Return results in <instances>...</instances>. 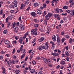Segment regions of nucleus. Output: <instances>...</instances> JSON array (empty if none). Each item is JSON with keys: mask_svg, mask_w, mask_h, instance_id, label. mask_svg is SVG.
<instances>
[{"mask_svg": "<svg viewBox=\"0 0 74 74\" xmlns=\"http://www.w3.org/2000/svg\"><path fill=\"white\" fill-rule=\"evenodd\" d=\"M34 21L35 23H38L40 22V21L38 20L37 19H35Z\"/></svg>", "mask_w": 74, "mask_h": 74, "instance_id": "obj_24", "label": "nucleus"}, {"mask_svg": "<svg viewBox=\"0 0 74 74\" xmlns=\"http://www.w3.org/2000/svg\"><path fill=\"white\" fill-rule=\"evenodd\" d=\"M23 41V40H22V39L21 38L19 40V42L20 44H22Z\"/></svg>", "mask_w": 74, "mask_h": 74, "instance_id": "obj_22", "label": "nucleus"}, {"mask_svg": "<svg viewBox=\"0 0 74 74\" xmlns=\"http://www.w3.org/2000/svg\"><path fill=\"white\" fill-rule=\"evenodd\" d=\"M73 13H71L70 15L71 16H73V15H74V11H73Z\"/></svg>", "mask_w": 74, "mask_h": 74, "instance_id": "obj_41", "label": "nucleus"}, {"mask_svg": "<svg viewBox=\"0 0 74 74\" xmlns=\"http://www.w3.org/2000/svg\"><path fill=\"white\" fill-rule=\"evenodd\" d=\"M52 38L53 41H56V37L55 36H52Z\"/></svg>", "mask_w": 74, "mask_h": 74, "instance_id": "obj_10", "label": "nucleus"}, {"mask_svg": "<svg viewBox=\"0 0 74 74\" xmlns=\"http://www.w3.org/2000/svg\"><path fill=\"white\" fill-rule=\"evenodd\" d=\"M27 71L26 70H24L23 71V73L24 74H26L27 73Z\"/></svg>", "mask_w": 74, "mask_h": 74, "instance_id": "obj_42", "label": "nucleus"}, {"mask_svg": "<svg viewBox=\"0 0 74 74\" xmlns=\"http://www.w3.org/2000/svg\"><path fill=\"white\" fill-rule=\"evenodd\" d=\"M69 13H70V12H73V10L71 9H70L69 10Z\"/></svg>", "mask_w": 74, "mask_h": 74, "instance_id": "obj_54", "label": "nucleus"}, {"mask_svg": "<svg viewBox=\"0 0 74 74\" xmlns=\"http://www.w3.org/2000/svg\"><path fill=\"white\" fill-rule=\"evenodd\" d=\"M19 72H20V71H19V70H16V73H19Z\"/></svg>", "mask_w": 74, "mask_h": 74, "instance_id": "obj_58", "label": "nucleus"}, {"mask_svg": "<svg viewBox=\"0 0 74 74\" xmlns=\"http://www.w3.org/2000/svg\"><path fill=\"white\" fill-rule=\"evenodd\" d=\"M30 6H29L28 8L27 9L26 11H29V10H30Z\"/></svg>", "mask_w": 74, "mask_h": 74, "instance_id": "obj_62", "label": "nucleus"}, {"mask_svg": "<svg viewBox=\"0 0 74 74\" xmlns=\"http://www.w3.org/2000/svg\"><path fill=\"white\" fill-rule=\"evenodd\" d=\"M44 62L45 63L47 64L48 63L49 60V59H47L46 58H43Z\"/></svg>", "mask_w": 74, "mask_h": 74, "instance_id": "obj_4", "label": "nucleus"}, {"mask_svg": "<svg viewBox=\"0 0 74 74\" xmlns=\"http://www.w3.org/2000/svg\"><path fill=\"white\" fill-rule=\"evenodd\" d=\"M3 56H0V60H2V59H3Z\"/></svg>", "mask_w": 74, "mask_h": 74, "instance_id": "obj_53", "label": "nucleus"}, {"mask_svg": "<svg viewBox=\"0 0 74 74\" xmlns=\"http://www.w3.org/2000/svg\"><path fill=\"white\" fill-rule=\"evenodd\" d=\"M3 3V2L2 1H0V8H1V6Z\"/></svg>", "mask_w": 74, "mask_h": 74, "instance_id": "obj_29", "label": "nucleus"}, {"mask_svg": "<svg viewBox=\"0 0 74 74\" xmlns=\"http://www.w3.org/2000/svg\"><path fill=\"white\" fill-rule=\"evenodd\" d=\"M57 42L58 44H59L60 42V37L59 36V35H57Z\"/></svg>", "mask_w": 74, "mask_h": 74, "instance_id": "obj_3", "label": "nucleus"}, {"mask_svg": "<svg viewBox=\"0 0 74 74\" xmlns=\"http://www.w3.org/2000/svg\"><path fill=\"white\" fill-rule=\"evenodd\" d=\"M65 48L66 50H68V49H69V47L67 46H66Z\"/></svg>", "mask_w": 74, "mask_h": 74, "instance_id": "obj_59", "label": "nucleus"}, {"mask_svg": "<svg viewBox=\"0 0 74 74\" xmlns=\"http://www.w3.org/2000/svg\"><path fill=\"white\" fill-rule=\"evenodd\" d=\"M10 12H11V13H15V10H11L10 11Z\"/></svg>", "mask_w": 74, "mask_h": 74, "instance_id": "obj_37", "label": "nucleus"}, {"mask_svg": "<svg viewBox=\"0 0 74 74\" xmlns=\"http://www.w3.org/2000/svg\"><path fill=\"white\" fill-rule=\"evenodd\" d=\"M29 71L31 73H35V70L34 69H30Z\"/></svg>", "mask_w": 74, "mask_h": 74, "instance_id": "obj_12", "label": "nucleus"}, {"mask_svg": "<svg viewBox=\"0 0 74 74\" xmlns=\"http://www.w3.org/2000/svg\"><path fill=\"white\" fill-rule=\"evenodd\" d=\"M46 4H45V3L43 5V8H46Z\"/></svg>", "mask_w": 74, "mask_h": 74, "instance_id": "obj_39", "label": "nucleus"}, {"mask_svg": "<svg viewBox=\"0 0 74 74\" xmlns=\"http://www.w3.org/2000/svg\"><path fill=\"white\" fill-rule=\"evenodd\" d=\"M6 47L7 48H11L12 47V45L11 44V43H9V44H8L7 46Z\"/></svg>", "mask_w": 74, "mask_h": 74, "instance_id": "obj_7", "label": "nucleus"}, {"mask_svg": "<svg viewBox=\"0 0 74 74\" xmlns=\"http://www.w3.org/2000/svg\"><path fill=\"white\" fill-rule=\"evenodd\" d=\"M66 56V54H65L64 53H62V58H63V57H64V56Z\"/></svg>", "mask_w": 74, "mask_h": 74, "instance_id": "obj_43", "label": "nucleus"}, {"mask_svg": "<svg viewBox=\"0 0 74 74\" xmlns=\"http://www.w3.org/2000/svg\"><path fill=\"white\" fill-rule=\"evenodd\" d=\"M44 40V38L42 37L41 38L39 39V41L40 42H42V41H43V40Z\"/></svg>", "mask_w": 74, "mask_h": 74, "instance_id": "obj_13", "label": "nucleus"}, {"mask_svg": "<svg viewBox=\"0 0 74 74\" xmlns=\"http://www.w3.org/2000/svg\"><path fill=\"white\" fill-rule=\"evenodd\" d=\"M20 29L21 30H23L25 29V28L24 27V25H22L20 26Z\"/></svg>", "mask_w": 74, "mask_h": 74, "instance_id": "obj_15", "label": "nucleus"}, {"mask_svg": "<svg viewBox=\"0 0 74 74\" xmlns=\"http://www.w3.org/2000/svg\"><path fill=\"white\" fill-rule=\"evenodd\" d=\"M42 46L44 49H45V50L47 49L49 47V46H48V42H46L45 45H43Z\"/></svg>", "mask_w": 74, "mask_h": 74, "instance_id": "obj_1", "label": "nucleus"}, {"mask_svg": "<svg viewBox=\"0 0 74 74\" xmlns=\"http://www.w3.org/2000/svg\"><path fill=\"white\" fill-rule=\"evenodd\" d=\"M44 23L45 25V26H47V21H45Z\"/></svg>", "mask_w": 74, "mask_h": 74, "instance_id": "obj_56", "label": "nucleus"}, {"mask_svg": "<svg viewBox=\"0 0 74 74\" xmlns=\"http://www.w3.org/2000/svg\"><path fill=\"white\" fill-rule=\"evenodd\" d=\"M37 49L39 51H42L43 49V46H38L37 48Z\"/></svg>", "mask_w": 74, "mask_h": 74, "instance_id": "obj_8", "label": "nucleus"}, {"mask_svg": "<svg viewBox=\"0 0 74 74\" xmlns=\"http://www.w3.org/2000/svg\"><path fill=\"white\" fill-rule=\"evenodd\" d=\"M49 16H48V15H47L45 16V19L46 20H49Z\"/></svg>", "mask_w": 74, "mask_h": 74, "instance_id": "obj_18", "label": "nucleus"}, {"mask_svg": "<svg viewBox=\"0 0 74 74\" xmlns=\"http://www.w3.org/2000/svg\"><path fill=\"white\" fill-rule=\"evenodd\" d=\"M47 15H48L50 17V16H52V14L50 13H49L47 14Z\"/></svg>", "mask_w": 74, "mask_h": 74, "instance_id": "obj_60", "label": "nucleus"}, {"mask_svg": "<svg viewBox=\"0 0 74 74\" xmlns=\"http://www.w3.org/2000/svg\"><path fill=\"white\" fill-rule=\"evenodd\" d=\"M66 60H67V62H69L70 61V59H69V57H67L66 58Z\"/></svg>", "mask_w": 74, "mask_h": 74, "instance_id": "obj_49", "label": "nucleus"}, {"mask_svg": "<svg viewBox=\"0 0 74 74\" xmlns=\"http://www.w3.org/2000/svg\"><path fill=\"white\" fill-rule=\"evenodd\" d=\"M8 22V18L7 17L6 19V22Z\"/></svg>", "mask_w": 74, "mask_h": 74, "instance_id": "obj_63", "label": "nucleus"}, {"mask_svg": "<svg viewBox=\"0 0 74 74\" xmlns=\"http://www.w3.org/2000/svg\"><path fill=\"white\" fill-rule=\"evenodd\" d=\"M19 37L18 36H15V40H18L19 39Z\"/></svg>", "mask_w": 74, "mask_h": 74, "instance_id": "obj_52", "label": "nucleus"}, {"mask_svg": "<svg viewBox=\"0 0 74 74\" xmlns=\"http://www.w3.org/2000/svg\"><path fill=\"white\" fill-rule=\"evenodd\" d=\"M63 9H64V10H67V9H68V6L66 5L64 6L63 7Z\"/></svg>", "mask_w": 74, "mask_h": 74, "instance_id": "obj_19", "label": "nucleus"}, {"mask_svg": "<svg viewBox=\"0 0 74 74\" xmlns=\"http://www.w3.org/2000/svg\"><path fill=\"white\" fill-rule=\"evenodd\" d=\"M31 15L33 16H36V13L34 12H32L31 14Z\"/></svg>", "mask_w": 74, "mask_h": 74, "instance_id": "obj_14", "label": "nucleus"}, {"mask_svg": "<svg viewBox=\"0 0 74 74\" xmlns=\"http://www.w3.org/2000/svg\"><path fill=\"white\" fill-rule=\"evenodd\" d=\"M57 50L58 53H61V52H61V51L59 49H58Z\"/></svg>", "mask_w": 74, "mask_h": 74, "instance_id": "obj_47", "label": "nucleus"}, {"mask_svg": "<svg viewBox=\"0 0 74 74\" xmlns=\"http://www.w3.org/2000/svg\"><path fill=\"white\" fill-rule=\"evenodd\" d=\"M34 7H37V6H38V3H34Z\"/></svg>", "mask_w": 74, "mask_h": 74, "instance_id": "obj_17", "label": "nucleus"}, {"mask_svg": "<svg viewBox=\"0 0 74 74\" xmlns=\"http://www.w3.org/2000/svg\"><path fill=\"white\" fill-rule=\"evenodd\" d=\"M34 51H33V52H32L31 53V55H32V56H31L32 58H33V55H34Z\"/></svg>", "mask_w": 74, "mask_h": 74, "instance_id": "obj_40", "label": "nucleus"}, {"mask_svg": "<svg viewBox=\"0 0 74 74\" xmlns=\"http://www.w3.org/2000/svg\"><path fill=\"white\" fill-rule=\"evenodd\" d=\"M9 8H14V6L13 5H10L9 6Z\"/></svg>", "mask_w": 74, "mask_h": 74, "instance_id": "obj_21", "label": "nucleus"}, {"mask_svg": "<svg viewBox=\"0 0 74 74\" xmlns=\"http://www.w3.org/2000/svg\"><path fill=\"white\" fill-rule=\"evenodd\" d=\"M37 14H38L39 15H41V14H42V12L41 10H38L37 12Z\"/></svg>", "mask_w": 74, "mask_h": 74, "instance_id": "obj_16", "label": "nucleus"}, {"mask_svg": "<svg viewBox=\"0 0 74 74\" xmlns=\"http://www.w3.org/2000/svg\"><path fill=\"white\" fill-rule=\"evenodd\" d=\"M33 34L34 35V36H36L37 34V32L36 31H34L33 33Z\"/></svg>", "mask_w": 74, "mask_h": 74, "instance_id": "obj_25", "label": "nucleus"}, {"mask_svg": "<svg viewBox=\"0 0 74 74\" xmlns=\"http://www.w3.org/2000/svg\"><path fill=\"white\" fill-rule=\"evenodd\" d=\"M51 55H53V57H56L57 56H59V54L58 53H52Z\"/></svg>", "mask_w": 74, "mask_h": 74, "instance_id": "obj_2", "label": "nucleus"}, {"mask_svg": "<svg viewBox=\"0 0 74 74\" xmlns=\"http://www.w3.org/2000/svg\"><path fill=\"white\" fill-rule=\"evenodd\" d=\"M32 63L34 65V64H36V62H35V61L34 60L32 61Z\"/></svg>", "mask_w": 74, "mask_h": 74, "instance_id": "obj_64", "label": "nucleus"}, {"mask_svg": "<svg viewBox=\"0 0 74 74\" xmlns=\"http://www.w3.org/2000/svg\"><path fill=\"white\" fill-rule=\"evenodd\" d=\"M15 25H16V23H15V22H14L12 26L13 28H14L15 27Z\"/></svg>", "mask_w": 74, "mask_h": 74, "instance_id": "obj_36", "label": "nucleus"}, {"mask_svg": "<svg viewBox=\"0 0 74 74\" xmlns=\"http://www.w3.org/2000/svg\"><path fill=\"white\" fill-rule=\"evenodd\" d=\"M4 42L5 44L8 45V44H10V41L9 40H5L4 41Z\"/></svg>", "mask_w": 74, "mask_h": 74, "instance_id": "obj_9", "label": "nucleus"}, {"mask_svg": "<svg viewBox=\"0 0 74 74\" xmlns=\"http://www.w3.org/2000/svg\"><path fill=\"white\" fill-rule=\"evenodd\" d=\"M72 39H71V38H70L69 39V43H71V42H72Z\"/></svg>", "mask_w": 74, "mask_h": 74, "instance_id": "obj_48", "label": "nucleus"}, {"mask_svg": "<svg viewBox=\"0 0 74 74\" xmlns=\"http://www.w3.org/2000/svg\"><path fill=\"white\" fill-rule=\"evenodd\" d=\"M23 45H22L20 47V48L18 50H17V52H18V53H19L21 51H22L23 49H22L23 48Z\"/></svg>", "mask_w": 74, "mask_h": 74, "instance_id": "obj_5", "label": "nucleus"}, {"mask_svg": "<svg viewBox=\"0 0 74 74\" xmlns=\"http://www.w3.org/2000/svg\"><path fill=\"white\" fill-rule=\"evenodd\" d=\"M62 15H64V16H66L67 15V13H65V14L62 13Z\"/></svg>", "mask_w": 74, "mask_h": 74, "instance_id": "obj_45", "label": "nucleus"}, {"mask_svg": "<svg viewBox=\"0 0 74 74\" xmlns=\"http://www.w3.org/2000/svg\"><path fill=\"white\" fill-rule=\"evenodd\" d=\"M50 43L51 44L52 46H53V47H55V46H54L55 45V43H54V42L51 41L50 42Z\"/></svg>", "mask_w": 74, "mask_h": 74, "instance_id": "obj_27", "label": "nucleus"}, {"mask_svg": "<svg viewBox=\"0 0 74 74\" xmlns=\"http://www.w3.org/2000/svg\"><path fill=\"white\" fill-rule=\"evenodd\" d=\"M65 55L67 56H69V55H70L69 53V52L67 51L65 52Z\"/></svg>", "mask_w": 74, "mask_h": 74, "instance_id": "obj_30", "label": "nucleus"}, {"mask_svg": "<svg viewBox=\"0 0 74 74\" xmlns=\"http://www.w3.org/2000/svg\"><path fill=\"white\" fill-rule=\"evenodd\" d=\"M65 40V39L64 38H62V40H61L62 42L63 43L64 42Z\"/></svg>", "mask_w": 74, "mask_h": 74, "instance_id": "obj_38", "label": "nucleus"}, {"mask_svg": "<svg viewBox=\"0 0 74 74\" xmlns=\"http://www.w3.org/2000/svg\"><path fill=\"white\" fill-rule=\"evenodd\" d=\"M29 3V2L27 1H26L25 2V4L26 5H28Z\"/></svg>", "mask_w": 74, "mask_h": 74, "instance_id": "obj_32", "label": "nucleus"}, {"mask_svg": "<svg viewBox=\"0 0 74 74\" xmlns=\"http://www.w3.org/2000/svg\"><path fill=\"white\" fill-rule=\"evenodd\" d=\"M3 33L4 34H7L8 33V31L7 30H4L3 32Z\"/></svg>", "mask_w": 74, "mask_h": 74, "instance_id": "obj_33", "label": "nucleus"}, {"mask_svg": "<svg viewBox=\"0 0 74 74\" xmlns=\"http://www.w3.org/2000/svg\"><path fill=\"white\" fill-rule=\"evenodd\" d=\"M53 16L55 18H58L59 16V15L58 14H54Z\"/></svg>", "mask_w": 74, "mask_h": 74, "instance_id": "obj_31", "label": "nucleus"}, {"mask_svg": "<svg viewBox=\"0 0 74 74\" xmlns=\"http://www.w3.org/2000/svg\"><path fill=\"white\" fill-rule=\"evenodd\" d=\"M61 64H65V62H64V61H62V62H61Z\"/></svg>", "mask_w": 74, "mask_h": 74, "instance_id": "obj_34", "label": "nucleus"}, {"mask_svg": "<svg viewBox=\"0 0 74 74\" xmlns=\"http://www.w3.org/2000/svg\"><path fill=\"white\" fill-rule=\"evenodd\" d=\"M66 38L67 39H69V38H70V36H69V35H66L65 36Z\"/></svg>", "mask_w": 74, "mask_h": 74, "instance_id": "obj_46", "label": "nucleus"}, {"mask_svg": "<svg viewBox=\"0 0 74 74\" xmlns=\"http://www.w3.org/2000/svg\"><path fill=\"white\" fill-rule=\"evenodd\" d=\"M34 27H38V24H35L34 25Z\"/></svg>", "mask_w": 74, "mask_h": 74, "instance_id": "obj_55", "label": "nucleus"}, {"mask_svg": "<svg viewBox=\"0 0 74 74\" xmlns=\"http://www.w3.org/2000/svg\"><path fill=\"white\" fill-rule=\"evenodd\" d=\"M8 18L9 19H10V20H11L12 18V17L10 16H9Z\"/></svg>", "mask_w": 74, "mask_h": 74, "instance_id": "obj_61", "label": "nucleus"}, {"mask_svg": "<svg viewBox=\"0 0 74 74\" xmlns=\"http://www.w3.org/2000/svg\"><path fill=\"white\" fill-rule=\"evenodd\" d=\"M51 2V1L49 0H47L45 1V3L46 4H48L49 3Z\"/></svg>", "mask_w": 74, "mask_h": 74, "instance_id": "obj_26", "label": "nucleus"}, {"mask_svg": "<svg viewBox=\"0 0 74 74\" xmlns=\"http://www.w3.org/2000/svg\"><path fill=\"white\" fill-rule=\"evenodd\" d=\"M3 10H0V15H3Z\"/></svg>", "mask_w": 74, "mask_h": 74, "instance_id": "obj_35", "label": "nucleus"}, {"mask_svg": "<svg viewBox=\"0 0 74 74\" xmlns=\"http://www.w3.org/2000/svg\"><path fill=\"white\" fill-rule=\"evenodd\" d=\"M73 1H74L73 0H70L69 1V2L70 3H71V4L72 5H74V3L73 2Z\"/></svg>", "mask_w": 74, "mask_h": 74, "instance_id": "obj_20", "label": "nucleus"}, {"mask_svg": "<svg viewBox=\"0 0 74 74\" xmlns=\"http://www.w3.org/2000/svg\"><path fill=\"white\" fill-rule=\"evenodd\" d=\"M14 32L15 33H17L18 32V30L15 29L14 30Z\"/></svg>", "mask_w": 74, "mask_h": 74, "instance_id": "obj_57", "label": "nucleus"}, {"mask_svg": "<svg viewBox=\"0 0 74 74\" xmlns=\"http://www.w3.org/2000/svg\"><path fill=\"white\" fill-rule=\"evenodd\" d=\"M55 12L56 14H57V13H59V10L58 8H57L55 10Z\"/></svg>", "mask_w": 74, "mask_h": 74, "instance_id": "obj_11", "label": "nucleus"}, {"mask_svg": "<svg viewBox=\"0 0 74 74\" xmlns=\"http://www.w3.org/2000/svg\"><path fill=\"white\" fill-rule=\"evenodd\" d=\"M53 60L54 62H56V59L55 58L53 57Z\"/></svg>", "mask_w": 74, "mask_h": 74, "instance_id": "obj_50", "label": "nucleus"}, {"mask_svg": "<svg viewBox=\"0 0 74 74\" xmlns=\"http://www.w3.org/2000/svg\"><path fill=\"white\" fill-rule=\"evenodd\" d=\"M13 4L14 7H17V1H16V0H15L14 1V3H13Z\"/></svg>", "mask_w": 74, "mask_h": 74, "instance_id": "obj_6", "label": "nucleus"}, {"mask_svg": "<svg viewBox=\"0 0 74 74\" xmlns=\"http://www.w3.org/2000/svg\"><path fill=\"white\" fill-rule=\"evenodd\" d=\"M1 54H4L5 53L4 51H2L1 52Z\"/></svg>", "mask_w": 74, "mask_h": 74, "instance_id": "obj_51", "label": "nucleus"}, {"mask_svg": "<svg viewBox=\"0 0 74 74\" xmlns=\"http://www.w3.org/2000/svg\"><path fill=\"white\" fill-rule=\"evenodd\" d=\"M46 13H47V12H46V11H44L43 13L42 16H45V15H46Z\"/></svg>", "mask_w": 74, "mask_h": 74, "instance_id": "obj_28", "label": "nucleus"}, {"mask_svg": "<svg viewBox=\"0 0 74 74\" xmlns=\"http://www.w3.org/2000/svg\"><path fill=\"white\" fill-rule=\"evenodd\" d=\"M2 70H3V71H2V73H3V74H5V68H2Z\"/></svg>", "mask_w": 74, "mask_h": 74, "instance_id": "obj_23", "label": "nucleus"}, {"mask_svg": "<svg viewBox=\"0 0 74 74\" xmlns=\"http://www.w3.org/2000/svg\"><path fill=\"white\" fill-rule=\"evenodd\" d=\"M24 56H25V53L23 54V55H22L21 58V59H23L24 58Z\"/></svg>", "mask_w": 74, "mask_h": 74, "instance_id": "obj_44", "label": "nucleus"}]
</instances>
